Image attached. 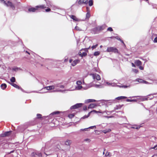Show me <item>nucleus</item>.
I'll list each match as a JSON object with an SVG mask.
<instances>
[{
    "instance_id": "f257e3e1",
    "label": "nucleus",
    "mask_w": 157,
    "mask_h": 157,
    "mask_svg": "<svg viewBox=\"0 0 157 157\" xmlns=\"http://www.w3.org/2000/svg\"><path fill=\"white\" fill-rule=\"evenodd\" d=\"M55 91L56 92H60L62 93H65L66 91L70 90H63L60 89L59 88L63 89L64 88V86L63 85H62L60 84H55Z\"/></svg>"
},
{
    "instance_id": "f03ea898",
    "label": "nucleus",
    "mask_w": 157,
    "mask_h": 157,
    "mask_svg": "<svg viewBox=\"0 0 157 157\" xmlns=\"http://www.w3.org/2000/svg\"><path fill=\"white\" fill-rule=\"evenodd\" d=\"M105 83L106 84L109 86H117L120 88L121 87L124 88H126L129 87V86H122L117 85L116 83H110L108 82H106Z\"/></svg>"
},
{
    "instance_id": "7ed1b4c3",
    "label": "nucleus",
    "mask_w": 157,
    "mask_h": 157,
    "mask_svg": "<svg viewBox=\"0 0 157 157\" xmlns=\"http://www.w3.org/2000/svg\"><path fill=\"white\" fill-rule=\"evenodd\" d=\"M53 89H55V85L45 87L42 88V90L44 91V93H46L47 92V91Z\"/></svg>"
},
{
    "instance_id": "20e7f679",
    "label": "nucleus",
    "mask_w": 157,
    "mask_h": 157,
    "mask_svg": "<svg viewBox=\"0 0 157 157\" xmlns=\"http://www.w3.org/2000/svg\"><path fill=\"white\" fill-rule=\"evenodd\" d=\"M107 111H97L95 110H93V111H91L90 112H89L87 116H85L83 117V118H87L90 115V114L92 112H94L95 113H107Z\"/></svg>"
},
{
    "instance_id": "39448f33",
    "label": "nucleus",
    "mask_w": 157,
    "mask_h": 157,
    "mask_svg": "<svg viewBox=\"0 0 157 157\" xmlns=\"http://www.w3.org/2000/svg\"><path fill=\"white\" fill-rule=\"evenodd\" d=\"M106 51L108 52H118V50L115 48L109 47L107 48Z\"/></svg>"
},
{
    "instance_id": "423d86ee",
    "label": "nucleus",
    "mask_w": 157,
    "mask_h": 157,
    "mask_svg": "<svg viewBox=\"0 0 157 157\" xmlns=\"http://www.w3.org/2000/svg\"><path fill=\"white\" fill-rule=\"evenodd\" d=\"M90 75L92 76L93 78L94 79H96L97 80H99L101 79V78L100 75L97 74H91Z\"/></svg>"
},
{
    "instance_id": "0eeeda50",
    "label": "nucleus",
    "mask_w": 157,
    "mask_h": 157,
    "mask_svg": "<svg viewBox=\"0 0 157 157\" xmlns=\"http://www.w3.org/2000/svg\"><path fill=\"white\" fill-rule=\"evenodd\" d=\"M79 62V60L78 59H76L72 61V59H70L69 60V62L71 63V65L73 66H75L77 63H78Z\"/></svg>"
},
{
    "instance_id": "6e6552de",
    "label": "nucleus",
    "mask_w": 157,
    "mask_h": 157,
    "mask_svg": "<svg viewBox=\"0 0 157 157\" xmlns=\"http://www.w3.org/2000/svg\"><path fill=\"white\" fill-rule=\"evenodd\" d=\"M82 105V103H78L71 107V109H75L81 107Z\"/></svg>"
},
{
    "instance_id": "1a4fd4ad",
    "label": "nucleus",
    "mask_w": 157,
    "mask_h": 157,
    "mask_svg": "<svg viewBox=\"0 0 157 157\" xmlns=\"http://www.w3.org/2000/svg\"><path fill=\"white\" fill-rule=\"evenodd\" d=\"M12 132V131H8L4 132L1 135V136L2 137H5L7 136H10L11 135Z\"/></svg>"
},
{
    "instance_id": "9d476101",
    "label": "nucleus",
    "mask_w": 157,
    "mask_h": 157,
    "mask_svg": "<svg viewBox=\"0 0 157 157\" xmlns=\"http://www.w3.org/2000/svg\"><path fill=\"white\" fill-rule=\"evenodd\" d=\"M5 5H6L7 6H10L12 9H14L15 8L14 6L13 3L10 1H8L7 3H6V4H5Z\"/></svg>"
},
{
    "instance_id": "9b49d317",
    "label": "nucleus",
    "mask_w": 157,
    "mask_h": 157,
    "mask_svg": "<svg viewBox=\"0 0 157 157\" xmlns=\"http://www.w3.org/2000/svg\"><path fill=\"white\" fill-rule=\"evenodd\" d=\"M135 81H136L140 83H143L145 84H147L148 83L147 82L144 81L143 80L140 78H137L136 79Z\"/></svg>"
},
{
    "instance_id": "f8f14e48",
    "label": "nucleus",
    "mask_w": 157,
    "mask_h": 157,
    "mask_svg": "<svg viewBox=\"0 0 157 157\" xmlns=\"http://www.w3.org/2000/svg\"><path fill=\"white\" fill-rule=\"evenodd\" d=\"M88 3V0H79L78 1V3L79 4H87Z\"/></svg>"
},
{
    "instance_id": "ddd939ff",
    "label": "nucleus",
    "mask_w": 157,
    "mask_h": 157,
    "mask_svg": "<svg viewBox=\"0 0 157 157\" xmlns=\"http://www.w3.org/2000/svg\"><path fill=\"white\" fill-rule=\"evenodd\" d=\"M153 97L152 96V95L150 94L149 95L147 98H143L142 99V101H145L147 100L148 99H151L153 98Z\"/></svg>"
},
{
    "instance_id": "4468645a",
    "label": "nucleus",
    "mask_w": 157,
    "mask_h": 157,
    "mask_svg": "<svg viewBox=\"0 0 157 157\" xmlns=\"http://www.w3.org/2000/svg\"><path fill=\"white\" fill-rule=\"evenodd\" d=\"M38 155L39 157H41V154L39 152H33L32 154V156H35V155Z\"/></svg>"
},
{
    "instance_id": "2eb2a0df",
    "label": "nucleus",
    "mask_w": 157,
    "mask_h": 157,
    "mask_svg": "<svg viewBox=\"0 0 157 157\" xmlns=\"http://www.w3.org/2000/svg\"><path fill=\"white\" fill-rule=\"evenodd\" d=\"M70 17L74 21H80V20L78 19L77 17H76L75 16L73 15H71L70 16Z\"/></svg>"
},
{
    "instance_id": "dca6fc26",
    "label": "nucleus",
    "mask_w": 157,
    "mask_h": 157,
    "mask_svg": "<svg viewBox=\"0 0 157 157\" xmlns=\"http://www.w3.org/2000/svg\"><path fill=\"white\" fill-rule=\"evenodd\" d=\"M135 64L137 66H139L142 65V62L139 60H136L135 62Z\"/></svg>"
},
{
    "instance_id": "f3484780",
    "label": "nucleus",
    "mask_w": 157,
    "mask_h": 157,
    "mask_svg": "<svg viewBox=\"0 0 157 157\" xmlns=\"http://www.w3.org/2000/svg\"><path fill=\"white\" fill-rule=\"evenodd\" d=\"M94 128H96V126H91L88 128H85L84 129H81L80 130V131H84L86 130H87L88 128H90V129H93Z\"/></svg>"
},
{
    "instance_id": "a211bd4d",
    "label": "nucleus",
    "mask_w": 157,
    "mask_h": 157,
    "mask_svg": "<svg viewBox=\"0 0 157 157\" xmlns=\"http://www.w3.org/2000/svg\"><path fill=\"white\" fill-rule=\"evenodd\" d=\"M96 101L94 99H87L85 101V103H88L89 102H95Z\"/></svg>"
},
{
    "instance_id": "6ab92c4d",
    "label": "nucleus",
    "mask_w": 157,
    "mask_h": 157,
    "mask_svg": "<svg viewBox=\"0 0 157 157\" xmlns=\"http://www.w3.org/2000/svg\"><path fill=\"white\" fill-rule=\"evenodd\" d=\"M9 83H10V84L11 85H12L14 87H15L17 89H20V87L19 86H18V85H16V84H14V83H11L10 82H9Z\"/></svg>"
},
{
    "instance_id": "aec40b11",
    "label": "nucleus",
    "mask_w": 157,
    "mask_h": 157,
    "mask_svg": "<svg viewBox=\"0 0 157 157\" xmlns=\"http://www.w3.org/2000/svg\"><path fill=\"white\" fill-rule=\"evenodd\" d=\"M96 106V105L95 104H91L88 106V109L92 108L95 107Z\"/></svg>"
},
{
    "instance_id": "412c9836",
    "label": "nucleus",
    "mask_w": 157,
    "mask_h": 157,
    "mask_svg": "<svg viewBox=\"0 0 157 157\" xmlns=\"http://www.w3.org/2000/svg\"><path fill=\"white\" fill-rule=\"evenodd\" d=\"M71 141L69 140H67L65 141V144L67 145H69L71 144Z\"/></svg>"
},
{
    "instance_id": "4be33fe9",
    "label": "nucleus",
    "mask_w": 157,
    "mask_h": 157,
    "mask_svg": "<svg viewBox=\"0 0 157 157\" xmlns=\"http://www.w3.org/2000/svg\"><path fill=\"white\" fill-rule=\"evenodd\" d=\"M37 10L36 8H31L29 9V12H35Z\"/></svg>"
},
{
    "instance_id": "5701e85b",
    "label": "nucleus",
    "mask_w": 157,
    "mask_h": 157,
    "mask_svg": "<svg viewBox=\"0 0 157 157\" xmlns=\"http://www.w3.org/2000/svg\"><path fill=\"white\" fill-rule=\"evenodd\" d=\"M1 87L2 89L4 90L6 88V84L5 83L2 84L1 85Z\"/></svg>"
},
{
    "instance_id": "b1692460",
    "label": "nucleus",
    "mask_w": 157,
    "mask_h": 157,
    "mask_svg": "<svg viewBox=\"0 0 157 157\" xmlns=\"http://www.w3.org/2000/svg\"><path fill=\"white\" fill-rule=\"evenodd\" d=\"M79 54L80 55V56L82 57L83 56H86L87 55L86 53L85 52H83L82 54V53L81 52H79Z\"/></svg>"
},
{
    "instance_id": "393cba45",
    "label": "nucleus",
    "mask_w": 157,
    "mask_h": 157,
    "mask_svg": "<svg viewBox=\"0 0 157 157\" xmlns=\"http://www.w3.org/2000/svg\"><path fill=\"white\" fill-rule=\"evenodd\" d=\"M94 87L96 88H101L102 87V86L101 85H97V84H94Z\"/></svg>"
},
{
    "instance_id": "a878e982",
    "label": "nucleus",
    "mask_w": 157,
    "mask_h": 157,
    "mask_svg": "<svg viewBox=\"0 0 157 157\" xmlns=\"http://www.w3.org/2000/svg\"><path fill=\"white\" fill-rule=\"evenodd\" d=\"M94 84H93V83H91L87 84V86L88 88H89L92 87H94Z\"/></svg>"
},
{
    "instance_id": "bb28decb",
    "label": "nucleus",
    "mask_w": 157,
    "mask_h": 157,
    "mask_svg": "<svg viewBox=\"0 0 157 157\" xmlns=\"http://www.w3.org/2000/svg\"><path fill=\"white\" fill-rule=\"evenodd\" d=\"M82 88V86L81 85H78V86H76L75 89L77 90H79Z\"/></svg>"
},
{
    "instance_id": "cd10ccee",
    "label": "nucleus",
    "mask_w": 157,
    "mask_h": 157,
    "mask_svg": "<svg viewBox=\"0 0 157 157\" xmlns=\"http://www.w3.org/2000/svg\"><path fill=\"white\" fill-rule=\"evenodd\" d=\"M111 131V130L110 129H108L106 130H103L102 132L105 133H106L108 132H109Z\"/></svg>"
},
{
    "instance_id": "c85d7f7f",
    "label": "nucleus",
    "mask_w": 157,
    "mask_h": 157,
    "mask_svg": "<svg viewBox=\"0 0 157 157\" xmlns=\"http://www.w3.org/2000/svg\"><path fill=\"white\" fill-rule=\"evenodd\" d=\"M126 98L127 97L125 96H120L116 98V99L118 100H121L123 99Z\"/></svg>"
},
{
    "instance_id": "c756f323",
    "label": "nucleus",
    "mask_w": 157,
    "mask_h": 157,
    "mask_svg": "<svg viewBox=\"0 0 157 157\" xmlns=\"http://www.w3.org/2000/svg\"><path fill=\"white\" fill-rule=\"evenodd\" d=\"M90 10H89V12H88L86 14V18L89 19L90 17Z\"/></svg>"
},
{
    "instance_id": "7c9ffc66",
    "label": "nucleus",
    "mask_w": 157,
    "mask_h": 157,
    "mask_svg": "<svg viewBox=\"0 0 157 157\" xmlns=\"http://www.w3.org/2000/svg\"><path fill=\"white\" fill-rule=\"evenodd\" d=\"M89 5L90 6H91L93 5V1L92 0H90L88 2Z\"/></svg>"
},
{
    "instance_id": "2f4dec72",
    "label": "nucleus",
    "mask_w": 157,
    "mask_h": 157,
    "mask_svg": "<svg viewBox=\"0 0 157 157\" xmlns=\"http://www.w3.org/2000/svg\"><path fill=\"white\" fill-rule=\"evenodd\" d=\"M140 127V126H136V125H135L134 126L131 127V128H132L138 129H139Z\"/></svg>"
},
{
    "instance_id": "473e14b6",
    "label": "nucleus",
    "mask_w": 157,
    "mask_h": 157,
    "mask_svg": "<svg viewBox=\"0 0 157 157\" xmlns=\"http://www.w3.org/2000/svg\"><path fill=\"white\" fill-rule=\"evenodd\" d=\"M10 81L12 82H15V78L14 77H12L10 79Z\"/></svg>"
},
{
    "instance_id": "72a5a7b5",
    "label": "nucleus",
    "mask_w": 157,
    "mask_h": 157,
    "mask_svg": "<svg viewBox=\"0 0 157 157\" xmlns=\"http://www.w3.org/2000/svg\"><path fill=\"white\" fill-rule=\"evenodd\" d=\"M100 54V52L99 51H97L95 52L94 53V55L95 56H98Z\"/></svg>"
},
{
    "instance_id": "f704fd0d",
    "label": "nucleus",
    "mask_w": 157,
    "mask_h": 157,
    "mask_svg": "<svg viewBox=\"0 0 157 157\" xmlns=\"http://www.w3.org/2000/svg\"><path fill=\"white\" fill-rule=\"evenodd\" d=\"M75 30H77V31H80L82 30L80 29V28H79L77 26L75 27Z\"/></svg>"
},
{
    "instance_id": "c9c22d12",
    "label": "nucleus",
    "mask_w": 157,
    "mask_h": 157,
    "mask_svg": "<svg viewBox=\"0 0 157 157\" xmlns=\"http://www.w3.org/2000/svg\"><path fill=\"white\" fill-rule=\"evenodd\" d=\"M107 101L105 100H103L100 101V103H101L102 105H103L105 104H106L107 103Z\"/></svg>"
},
{
    "instance_id": "e433bc0d",
    "label": "nucleus",
    "mask_w": 157,
    "mask_h": 157,
    "mask_svg": "<svg viewBox=\"0 0 157 157\" xmlns=\"http://www.w3.org/2000/svg\"><path fill=\"white\" fill-rule=\"evenodd\" d=\"M75 115L74 114H70L68 115V117L70 118H72L74 117Z\"/></svg>"
},
{
    "instance_id": "4c0bfd02",
    "label": "nucleus",
    "mask_w": 157,
    "mask_h": 157,
    "mask_svg": "<svg viewBox=\"0 0 157 157\" xmlns=\"http://www.w3.org/2000/svg\"><path fill=\"white\" fill-rule=\"evenodd\" d=\"M115 38L117 39L118 40H120L122 43L124 44L123 41L122 40H121L118 36H116L115 37Z\"/></svg>"
},
{
    "instance_id": "58836bf2",
    "label": "nucleus",
    "mask_w": 157,
    "mask_h": 157,
    "mask_svg": "<svg viewBox=\"0 0 157 157\" xmlns=\"http://www.w3.org/2000/svg\"><path fill=\"white\" fill-rule=\"evenodd\" d=\"M39 7L42 8H45V7L44 5H40V6H36V8H39Z\"/></svg>"
},
{
    "instance_id": "ea45409f",
    "label": "nucleus",
    "mask_w": 157,
    "mask_h": 157,
    "mask_svg": "<svg viewBox=\"0 0 157 157\" xmlns=\"http://www.w3.org/2000/svg\"><path fill=\"white\" fill-rule=\"evenodd\" d=\"M76 83L78 85H81V84H82V82L79 81H78Z\"/></svg>"
},
{
    "instance_id": "a19ab883",
    "label": "nucleus",
    "mask_w": 157,
    "mask_h": 157,
    "mask_svg": "<svg viewBox=\"0 0 157 157\" xmlns=\"http://www.w3.org/2000/svg\"><path fill=\"white\" fill-rule=\"evenodd\" d=\"M99 29L100 30H103L105 28V26H102L99 27Z\"/></svg>"
},
{
    "instance_id": "79ce46f5",
    "label": "nucleus",
    "mask_w": 157,
    "mask_h": 157,
    "mask_svg": "<svg viewBox=\"0 0 157 157\" xmlns=\"http://www.w3.org/2000/svg\"><path fill=\"white\" fill-rule=\"evenodd\" d=\"M132 71L135 73H137L138 72V70L136 69H133Z\"/></svg>"
},
{
    "instance_id": "37998d69",
    "label": "nucleus",
    "mask_w": 157,
    "mask_h": 157,
    "mask_svg": "<svg viewBox=\"0 0 157 157\" xmlns=\"http://www.w3.org/2000/svg\"><path fill=\"white\" fill-rule=\"evenodd\" d=\"M105 156H110V155L109 152H107L105 154Z\"/></svg>"
},
{
    "instance_id": "c03bdc74",
    "label": "nucleus",
    "mask_w": 157,
    "mask_h": 157,
    "mask_svg": "<svg viewBox=\"0 0 157 157\" xmlns=\"http://www.w3.org/2000/svg\"><path fill=\"white\" fill-rule=\"evenodd\" d=\"M59 113V111H56V112H55L52 113H51V114H52V115H54V114H58Z\"/></svg>"
},
{
    "instance_id": "a18cd8bd",
    "label": "nucleus",
    "mask_w": 157,
    "mask_h": 157,
    "mask_svg": "<svg viewBox=\"0 0 157 157\" xmlns=\"http://www.w3.org/2000/svg\"><path fill=\"white\" fill-rule=\"evenodd\" d=\"M107 30L110 31H112L113 30L112 28L109 27L108 28Z\"/></svg>"
},
{
    "instance_id": "49530a36",
    "label": "nucleus",
    "mask_w": 157,
    "mask_h": 157,
    "mask_svg": "<svg viewBox=\"0 0 157 157\" xmlns=\"http://www.w3.org/2000/svg\"><path fill=\"white\" fill-rule=\"evenodd\" d=\"M84 141L89 142L90 141V140L89 139H86L84 140Z\"/></svg>"
},
{
    "instance_id": "de8ad7c7",
    "label": "nucleus",
    "mask_w": 157,
    "mask_h": 157,
    "mask_svg": "<svg viewBox=\"0 0 157 157\" xmlns=\"http://www.w3.org/2000/svg\"><path fill=\"white\" fill-rule=\"evenodd\" d=\"M0 2H1L3 3L4 4H6V2L4 0H0Z\"/></svg>"
},
{
    "instance_id": "09e8293b",
    "label": "nucleus",
    "mask_w": 157,
    "mask_h": 157,
    "mask_svg": "<svg viewBox=\"0 0 157 157\" xmlns=\"http://www.w3.org/2000/svg\"><path fill=\"white\" fill-rule=\"evenodd\" d=\"M127 101H136L135 100H130L129 99H127Z\"/></svg>"
},
{
    "instance_id": "8fccbe9b",
    "label": "nucleus",
    "mask_w": 157,
    "mask_h": 157,
    "mask_svg": "<svg viewBox=\"0 0 157 157\" xmlns=\"http://www.w3.org/2000/svg\"><path fill=\"white\" fill-rule=\"evenodd\" d=\"M153 41L154 43H157V36L155 38Z\"/></svg>"
},
{
    "instance_id": "3c124183",
    "label": "nucleus",
    "mask_w": 157,
    "mask_h": 157,
    "mask_svg": "<svg viewBox=\"0 0 157 157\" xmlns=\"http://www.w3.org/2000/svg\"><path fill=\"white\" fill-rule=\"evenodd\" d=\"M97 46H98V44H96L95 45H94L92 46V48L93 49H94Z\"/></svg>"
},
{
    "instance_id": "603ef678",
    "label": "nucleus",
    "mask_w": 157,
    "mask_h": 157,
    "mask_svg": "<svg viewBox=\"0 0 157 157\" xmlns=\"http://www.w3.org/2000/svg\"><path fill=\"white\" fill-rule=\"evenodd\" d=\"M18 69H19V68H17H17H13V70L14 71H17Z\"/></svg>"
},
{
    "instance_id": "864d4df0",
    "label": "nucleus",
    "mask_w": 157,
    "mask_h": 157,
    "mask_svg": "<svg viewBox=\"0 0 157 157\" xmlns=\"http://www.w3.org/2000/svg\"><path fill=\"white\" fill-rule=\"evenodd\" d=\"M139 68L140 70H143L144 69L143 67L141 66V65L139 66Z\"/></svg>"
},
{
    "instance_id": "5fc2aeb1",
    "label": "nucleus",
    "mask_w": 157,
    "mask_h": 157,
    "mask_svg": "<svg viewBox=\"0 0 157 157\" xmlns=\"http://www.w3.org/2000/svg\"><path fill=\"white\" fill-rule=\"evenodd\" d=\"M37 116L38 117V118H40L41 116V115L40 114H37Z\"/></svg>"
},
{
    "instance_id": "6e6d98bb",
    "label": "nucleus",
    "mask_w": 157,
    "mask_h": 157,
    "mask_svg": "<svg viewBox=\"0 0 157 157\" xmlns=\"http://www.w3.org/2000/svg\"><path fill=\"white\" fill-rule=\"evenodd\" d=\"M152 148L154 149H157V145H156L154 147Z\"/></svg>"
},
{
    "instance_id": "4d7b16f0",
    "label": "nucleus",
    "mask_w": 157,
    "mask_h": 157,
    "mask_svg": "<svg viewBox=\"0 0 157 157\" xmlns=\"http://www.w3.org/2000/svg\"><path fill=\"white\" fill-rule=\"evenodd\" d=\"M51 10V9L49 8L47 9L46 10H45L46 12H49Z\"/></svg>"
},
{
    "instance_id": "13d9d810",
    "label": "nucleus",
    "mask_w": 157,
    "mask_h": 157,
    "mask_svg": "<svg viewBox=\"0 0 157 157\" xmlns=\"http://www.w3.org/2000/svg\"><path fill=\"white\" fill-rule=\"evenodd\" d=\"M132 67H135V65L133 63H132Z\"/></svg>"
},
{
    "instance_id": "bf43d9fd",
    "label": "nucleus",
    "mask_w": 157,
    "mask_h": 157,
    "mask_svg": "<svg viewBox=\"0 0 157 157\" xmlns=\"http://www.w3.org/2000/svg\"><path fill=\"white\" fill-rule=\"evenodd\" d=\"M86 9H87V12H89V10H89V8L88 7H86Z\"/></svg>"
},
{
    "instance_id": "052dcab7",
    "label": "nucleus",
    "mask_w": 157,
    "mask_h": 157,
    "mask_svg": "<svg viewBox=\"0 0 157 157\" xmlns=\"http://www.w3.org/2000/svg\"><path fill=\"white\" fill-rule=\"evenodd\" d=\"M106 118H109V117H108L107 116H104Z\"/></svg>"
},
{
    "instance_id": "680f3d73",
    "label": "nucleus",
    "mask_w": 157,
    "mask_h": 157,
    "mask_svg": "<svg viewBox=\"0 0 157 157\" xmlns=\"http://www.w3.org/2000/svg\"><path fill=\"white\" fill-rule=\"evenodd\" d=\"M14 150L12 151H11L10 152V153H9V154H10V153H12L13 152H14Z\"/></svg>"
},
{
    "instance_id": "e2e57ef3",
    "label": "nucleus",
    "mask_w": 157,
    "mask_h": 157,
    "mask_svg": "<svg viewBox=\"0 0 157 157\" xmlns=\"http://www.w3.org/2000/svg\"><path fill=\"white\" fill-rule=\"evenodd\" d=\"M102 47V45H101V46H100V48H101Z\"/></svg>"
},
{
    "instance_id": "0e129e2a",
    "label": "nucleus",
    "mask_w": 157,
    "mask_h": 157,
    "mask_svg": "<svg viewBox=\"0 0 157 157\" xmlns=\"http://www.w3.org/2000/svg\"><path fill=\"white\" fill-rule=\"evenodd\" d=\"M157 94V93L154 94H153V95H155V94Z\"/></svg>"
},
{
    "instance_id": "69168bd1",
    "label": "nucleus",
    "mask_w": 157,
    "mask_h": 157,
    "mask_svg": "<svg viewBox=\"0 0 157 157\" xmlns=\"http://www.w3.org/2000/svg\"><path fill=\"white\" fill-rule=\"evenodd\" d=\"M84 81H83V84H84Z\"/></svg>"
},
{
    "instance_id": "338daca9",
    "label": "nucleus",
    "mask_w": 157,
    "mask_h": 157,
    "mask_svg": "<svg viewBox=\"0 0 157 157\" xmlns=\"http://www.w3.org/2000/svg\"><path fill=\"white\" fill-rule=\"evenodd\" d=\"M86 108H85V109H86Z\"/></svg>"
},
{
    "instance_id": "774afa93",
    "label": "nucleus",
    "mask_w": 157,
    "mask_h": 157,
    "mask_svg": "<svg viewBox=\"0 0 157 157\" xmlns=\"http://www.w3.org/2000/svg\"><path fill=\"white\" fill-rule=\"evenodd\" d=\"M86 108H85V109H86Z\"/></svg>"
}]
</instances>
